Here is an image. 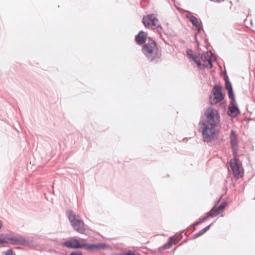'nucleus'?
Listing matches in <instances>:
<instances>
[{
  "mask_svg": "<svg viewBox=\"0 0 255 255\" xmlns=\"http://www.w3.org/2000/svg\"><path fill=\"white\" fill-rule=\"evenodd\" d=\"M205 119L200 121V131L202 133L203 140L210 143L218 138L220 130L217 128L220 123V116L218 111L209 107L204 112Z\"/></svg>",
  "mask_w": 255,
  "mask_h": 255,
  "instance_id": "1",
  "label": "nucleus"
},
{
  "mask_svg": "<svg viewBox=\"0 0 255 255\" xmlns=\"http://www.w3.org/2000/svg\"><path fill=\"white\" fill-rule=\"evenodd\" d=\"M148 42L142 48V52L152 63L157 64L161 62V51L157 46V42L152 37L147 36Z\"/></svg>",
  "mask_w": 255,
  "mask_h": 255,
  "instance_id": "2",
  "label": "nucleus"
},
{
  "mask_svg": "<svg viewBox=\"0 0 255 255\" xmlns=\"http://www.w3.org/2000/svg\"><path fill=\"white\" fill-rule=\"evenodd\" d=\"M225 93L223 92V87L221 85H215L212 88L209 96V101L212 105L219 103V106L225 111L226 101L224 100Z\"/></svg>",
  "mask_w": 255,
  "mask_h": 255,
  "instance_id": "3",
  "label": "nucleus"
},
{
  "mask_svg": "<svg viewBox=\"0 0 255 255\" xmlns=\"http://www.w3.org/2000/svg\"><path fill=\"white\" fill-rule=\"evenodd\" d=\"M66 215L70 224L74 230L80 234H84L85 229L84 223L80 216L76 214L72 210H68Z\"/></svg>",
  "mask_w": 255,
  "mask_h": 255,
  "instance_id": "4",
  "label": "nucleus"
},
{
  "mask_svg": "<svg viewBox=\"0 0 255 255\" xmlns=\"http://www.w3.org/2000/svg\"><path fill=\"white\" fill-rule=\"evenodd\" d=\"M61 245L63 247L69 249H83L86 251L87 243L86 242L85 239L83 238H79L78 239L71 238L70 240L62 242Z\"/></svg>",
  "mask_w": 255,
  "mask_h": 255,
  "instance_id": "5",
  "label": "nucleus"
},
{
  "mask_svg": "<svg viewBox=\"0 0 255 255\" xmlns=\"http://www.w3.org/2000/svg\"><path fill=\"white\" fill-rule=\"evenodd\" d=\"M19 237H16L11 236L9 234L1 233L0 234V246L5 244H10L11 245H18Z\"/></svg>",
  "mask_w": 255,
  "mask_h": 255,
  "instance_id": "6",
  "label": "nucleus"
},
{
  "mask_svg": "<svg viewBox=\"0 0 255 255\" xmlns=\"http://www.w3.org/2000/svg\"><path fill=\"white\" fill-rule=\"evenodd\" d=\"M229 165L235 177L237 178L242 177L244 173L242 171L243 170L242 163L238 162L237 159H232L229 161Z\"/></svg>",
  "mask_w": 255,
  "mask_h": 255,
  "instance_id": "7",
  "label": "nucleus"
},
{
  "mask_svg": "<svg viewBox=\"0 0 255 255\" xmlns=\"http://www.w3.org/2000/svg\"><path fill=\"white\" fill-rule=\"evenodd\" d=\"M110 248V245L105 243H87L86 251L93 252L94 251L105 250Z\"/></svg>",
  "mask_w": 255,
  "mask_h": 255,
  "instance_id": "8",
  "label": "nucleus"
},
{
  "mask_svg": "<svg viewBox=\"0 0 255 255\" xmlns=\"http://www.w3.org/2000/svg\"><path fill=\"white\" fill-rule=\"evenodd\" d=\"M240 114V110L237 102L235 103H230L227 111L228 116L232 118H236Z\"/></svg>",
  "mask_w": 255,
  "mask_h": 255,
  "instance_id": "9",
  "label": "nucleus"
},
{
  "mask_svg": "<svg viewBox=\"0 0 255 255\" xmlns=\"http://www.w3.org/2000/svg\"><path fill=\"white\" fill-rule=\"evenodd\" d=\"M187 14H186V17L188 18L189 21L192 23V25L195 26L198 33H201L202 27L198 21L197 18L193 15L192 12L187 10Z\"/></svg>",
  "mask_w": 255,
  "mask_h": 255,
  "instance_id": "10",
  "label": "nucleus"
},
{
  "mask_svg": "<svg viewBox=\"0 0 255 255\" xmlns=\"http://www.w3.org/2000/svg\"><path fill=\"white\" fill-rule=\"evenodd\" d=\"M147 38V33L141 30L135 36L134 40L138 45L145 44Z\"/></svg>",
  "mask_w": 255,
  "mask_h": 255,
  "instance_id": "11",
  "label": "nucleus"
},
{
  "mask_svg": "<svg viewBox=\"0 0 255 255\" xmlns=\"http://www.w3.org/2000/svg\"><path fill=\"white\" fill-rule=\"evenodd\" d=\"M209 217L208 215L206 214V215L202 218H199L196 222H194L192 225L187 227L186 229L183 231V232H185V234L190 230L192 229L191 233L196 230V226L201 224L206 220H207Z\"/></svg>",
  "mask_w": 255,
  "mask_h": 255,
  "instance_id": "12",
  "label": "nucleus"
},
{
  "mask_svg": "<svg viewBox=\"0 0 255 255\" xmlns=\"http://www.w3.org/2000/svg\"><path fill=\"white\" fill-rule=\"evenodd\" d=\"M212 59L209 58L208 61V64L202 63L200 60L195 61V63L197 64L198 68L201 70H205V69H211L213 67L212 63Z\"/></svg>",
  "mask_w": 255,
  "mask_h": 255,
  "instance_id": "13",
  "label": "nucleus"
},
{
  "mask_svg": "<svg viewBox=\"0 0 255 255\" xmlns=\"http://www.w3.org/2000/svg\"><path fill=\"white\" fill-rule=\"evenodd\" d=\"M185 233V232H183L182 231L181 233L178 235H174L169 238L167 242H169V243H170L169 245V247L170 248L172 247L173 244H177L182 239L183 236L182 235V233Z\"/></svg>",
  "mask_w": 255,
  "mask_h": 255,
  "instance_id": "14",
  "label": "nucleus"
},
{
  "mask_svg": "<svg viewBox=\"0 0 255 255\" xmlns=\"http://www.w3.org/2000/svg\"><path fill=\"white\" fill-rule=\"evenodd\" d=\"M230 139L231 147H239V143L236 131L234 130H231Z\"/></svg>",
  "mask_w": 255,
  "mask_h": 255,
  "instance_id": "15",
  "label": "nucleus"
},
{
  "mask_svg": "<svg viewBox=\"0 0 255 255\" xmlns=\"http://www.w3.org/2000/svg\"><path fill=\"white\" fill-rule=\"evenodd\" d=\"M186 54L187 55L189 59H193V61L195 63V61L199 60L198 59L199 58V56L200 55V53H198L197 54L196 53H193V51L192 49L187 48L186 49Z\"/></svg>",
  "mask_w": 255,
  "mask_h": 255,
  "instance_id": "16",
  "label": "nucleus"
},
{
  "mask_svg": "<svg viewBox=\"0 0 255 255\" xmlns=\"http://www.w3.org/2000/svg\"><path fill=\"white\" fill-rule=\"evenodd\" d=\"M225 72L226 73V75L224 76V80H225V87L227 91L233 90V86L232 83L229 79L228 76L226 73V70H225Z\"/></svg>",
  "mask_w": 255,
  "mask_h": 255,
  "instance_id": "17",
  "label": "nucleus"
},
{
  "mask_svg": "<svg viewBox=\"0 0 255 255\" xmlns=\"http://www.w3.org/2000/svg\"><path fill=\"white\" fill-rule=\"evenodd\" d=\"M227 205L228 202L227 201H224L216 208V211H217L219 215L223 212Z\"/></svg>",
  "mask_w": 255,
  "mask_h": 255,
  "instance_id": "18",
  "label": "nucleus"
},
{
  "mask_svg": "<svg viewBox=\"0 0 255 255\" xmlns=\"http://www.w3.org/2000/svg\"><path fill=\"white\" fill-rule=\"evenodd\" d=\"M228 94L229 98L230 99V103H236L235 94L234 93V90H231L228 91Z\"/></svg>",
  "mask_w": 255,
  "mask_h": 255,
  "instance_id": "19",
  "label": "nucleus"
},
{
  "mask_svg": "<svg viewBox=\"0 0 255 255\" xmlns=\"http://www.w3.org/2000/svg\"><path fill=\"white\" fill-rule=\"evenodd\" d=\"M18 245L23 246L24 247H28V239H25L20 236L19 237Z\"/></svg>",
  "mask_w": 255,
  "mask_h": 255,
  "instance_id": "20",
  "label": "nucleus"
},
{
  "mask_svg": "<svg viewBox=\"0 0 255 255\" xmlns=\"http://www.w3.org/2000/svg\"><path fill=\"white\" fill-rule=\"evenodd\" d=\"M206 214L208 215V216L209 218H210V217L213 218L214 217H216L219 215L217 211H216V209H214V207L212 208Z\"/></svg>",
  "mask_w": 255,
  "mask_h": 255,
  "instance_id": "21",
  "label": "nucleus"
},
{
  "mask_svg": "<svg viewBox=\"0 0 255 255\" xmlns=\"http://www.w3.org/2000/svg\"><path fill=\"white\" fill-rule=\"evenodd\" d=\"M208 53L209 52L207 51L206 53L202 54L200 53V55L199 56V58H200V59H199L200 61L202 60L203 62L208 61L209 60V59H208Z\"/></svg>",
  "mask_w": 255,
  "mask_h": 255,
  "instance_id": "22",
  "label": "nucleus"
},
{
  "mask_svg": "<svg viewBox=\"0 0 255 255\" xmlns=\"http://www.w3.org/2000/svg\"><path fill=\"white\" fill-rule=\"evenodd\" d=\"M37 245L35 241L32 239H28V247L30 248H34Z\"/></svg>",
  "mask_w": 255,
  "mask_h": 255,
  "instance_id": "23",
  "label": "nucleus"
},
{
  "mask_svg": "<svg viewBox=\"0 0 255 255\" xmlns=\"http://www.w3.org/2000/svg\"><path fill=\"white\" fill-rule=\"evenodd\" d=\"M170 244V243H169V242H166L162 246L158 248V252H161L163 250L170 249V247H169Z\"/></svg>",
  "mask_w": 255,
  "mask_h": 255,
  "instance_id": "24",
  "label": "nucleus"
},
{
  "mask_svg": "<svg viewBox=\"0 0 255 255\" xmlns=\"http://www.w3.org/2000/svg\"><path fill=\"white\" fill-rule=\"evenodd\" d=\"M156 29L157 32L160 36H161L162 32H164V33L165 35H166V33H165L164 30L163 29V27L161 26V25L158 24L156 27Z\"/></svg>",
  "mask_w": 255,
  "mask_h": 255,
  "instance_id": "25",
  "label": "nucleus"
},
{
  "mask_svg": "<svg viewBox=\"0 0 255 255\" xmlns=\"http://www.w3.org/2000/svg\"><path fill=\"white\" fill-rule=\"evenodd\" d=\"M204 233V232H203V231L202 230V229L201 230H200L199 232L195 234L191 238V240H195L197 238H198V237L201 236L202 235H203Z\"/></svg>",
  "mask_w": 255,
  "mask_h": 255,
  "instance_id": "26",
  "label": "nucleus"
},
{
  "mask_svg": "<svg viewBox=\"0 0 255 255\" xmlns=\"http://www.w3.org/2000/svg\"><path fill=\"white\" fill-rule=\"evenodd\" d=\"M149 21H157L158 18L154 15L153 13H150L147 15Z\"/></svg>",
  "mask_w": 255,
  "mask_h": 255,
  "instance_id": "27",
  "label": "nucleus"
},
{
  "mask_svg": "<svg viewBox=\"0 0 255 255\" xmlns=\"http://www.w3.org/2000/svg\"><path fill=\"white\" fill-rule=\"evenodd\" d=\"M238 147H231L233 152V155L234 157V159H236L237 157L238 156Z\"/></svg>",
  "mask_w": 255,
  "mask_h": 255,
  "instance_id": "28",
  "label": "nucleus"
},
{
  "mask_svg": "<svg viewBox=\"0 0 255 255\" xmlns=\"http://www.w3.org/2000/svg\"><path fill=\"white\" fill-rule=\"evenodd\" d=\"M142 23L145 27H148L150 26V22L148 20L146 19V16H143L142 18Z\"/></svg>",
  "mask_w": 255,
  "mask_h": 255,
  "instance_id": "29",
  "label": "nucleus"
},
{
  "mask_svg": "<svg viewBox=\"0 0 255 255\" xmlns=\"http://www.w3.org/2000/svg\"><path fill=\"white\" fill-rule=\"evenodd\" d=\"M5 255H15V254L14 253L13 250L12 249H9L6 251H4Z\"/></svg>",
  "mask_w": 255,
  "mask_h": 255,
  "instance_id": "30",
  "label": "nucleus"
},
{
  "mask_svg": "<svg viewBox=\"0 0 255 255\" xmlns=\"http://www.w3.org/2000/svg\"><path fill=\"white\" fill-rule=\"evenodd\" d=\"M69 255H83L80 251H76L71 252Z\"/></svg>",
  "mask_w": 255,
  "mask_h": 255,
  "instance_id": "31",
  "label": "nucleus"
},
{
  "mask_svg": "<svg viewBox=\"0 0 255 255\" xmlns=\"http://www.w3.org/2000/svg\"><path fill=\"white\" fill-rule=\"evenodd\" d=\"M209 53H210L211 55V57L210 58H211L212 59V61H215L217 60V56L216 55L212 52V51L211 50H209L208 51Z\"/></svg>",
  "mask_w": 255,
  "mask_h": 255,
  "instance_id": "32",
  "label": "nucleus"
},
{
  "mask_svg": "<svg viewBox=\"0 0 255 255\" xmlns=\"http://www.w3.org/2000/svg\"><path fill=\"white\" fill-rule=\"evenodd\" d=\"M213 223H214V222L211 223L210 224H209V225H208L207 226H206V227H205L204 229H202V230L203 231L204 233H206L208 230H209V229H210L211 227L212 226Z\"/></svg>",
  "mask_w": 255,
  "mask_h": 255,
  "instance_id": "33",
  "label": "nucleus"
},
{
  "mask_svg": "<svg viewBox=\"0 0 255 255\" xmlns=\"http://www.w3.org/2000/svg\"><path fill=\"white\" fill-rule=\"evenodd\" d=\"M126 253L128 254V255H137L136 254H135L134 253V252L133 251H132L131 250H128Z\"/></svg>",
  "mask_w": 255,
  "mask_h": 255,
  "instance_id": "34",
  "label": "nucleus"
},
{
  "mask_svg": "<svg viewBox=\"0 0 255 255\" xmlns=\"http://www.w3.org/2000/svg\"><path fill=\"white\" fill-rule=\"evenodd\" d=\"M188 239H185L178 246H181L184 243H186L188 241Z\"/></svg>",
  "mask_w": 255,
  "mask_h": 255,
  "instance_id": "35",
  "label": "nucleus"
},
{
  "mask_svg": "<svg viewBox=\"0 0 255 255\" xmlns=\"http://www.w3.org/2000/svg\"><path fill=\"white\" fill-rule=\"evenodd\" d=\"M160 37L162 39V40L163 41V42H164V43L165 44H167V45H169V43L167 42V41L162 36V35L161 34V36H160Z\"/></svg>",
  "mask_w": 255,
  "mask_h": 255,
  "instance_id": "36",
  "label": "nucleus"
},
{
  "mask_svg": "<svg viewBox=\"0 0 255 255\" xmlns=\"http://www.w3.org/2000/svg\"><path fill=\"white\" fill-rule=\"evenodd\" d=\"M196 43L197 44V47H198V48L200 49V48H199V41H198V40H196Z\"/></svg>",
  "mask_w": 255,
  "mask_h": 255,
  "instance_id": "37",
  "label": "nucleus"
},
{
  "mask_svg": "<svg viewBox=\"0 0 255 255\" xmlns=\"http://www.w3.org/2000/svg\"><path fill=\"white\" fill-rule=\"evenodd\" d=\"M118 255H128L126 252H121Z\"/></svg>",
  "mask_w": 255,
  "mask_h": 255,
  "instance_id": "38",
  "label": "nucleus"
},
{
  "mask_svg": "<svg viewBox=\"0 0 255 255\" xmlns=\"http://www.w3.org/2000/svg\"><path fill=\"white\" fill-rule=\"evenodd\" d=\"M156 21H150L151 22V25H153V26H155L156 25V22H155Z\"/></svg>",
  "mask_w": 255,
  "mask_h": 255,
  "instance_id": "39",
  "label": "nucleus"
},
{
  "mask_svg": "<svg viewBox=\"0 0 255 255\" xmlns=\"http://www.w3.org/2000/svg\"><path fill=\"white\" fill-rule=\"evenodd\" d=\"M194 39H195V41H196V40H198V39H197V34H195L194 35Z\"/></svg>",
  "mask_w": 255,
  "mask_h": 255,
  "instance_id": "40",
  "label": "nucleus"
},
{
  "mask_svg": "<svg viewBox=\"0 0 255 255\" xmlns=\"http://www.w3.org/2000/svg\"><path fill=\"white\" fill-rule=\"evenodd\" d=\"M2 227V223L1 220H0V229H1Z\"/></svg>",
  "mask_w": 255,
  "mask_h": 255,
  "instance_id": "41",
  "label": "nucleus"
},
{
  "mask_svg": "<svg viewBox=\"0 0 255 255\" xmlns=\"http://www.w3.org/2000/svg\"><path fill=\"white\" fill-rule=\"evenodd\" d=\"M208 39L207 38H205V39L204 40L205 43H207V44L208 43Z\"/></svg>",
  "mask_w": 255,
  "mask_h": 255,
  "instance_id": "42",
  "label": "nucleus"
},
{
  "mask_svg": "<svg viewBox=\"0 0 255 255\" xmlns=\"http://www.w3.org/2000/svg\"><path fill=\"white\" fill-rule=\"evenodd\" d=\"M150 251L151 252H152V253H156V250H150Z\"/></svg>",
  "mask_w": 255,
  "mask_h": 255,
  "instance_id": "43",
  "label": "nucleus"
},
{
  "mask_svg": "<svg viewBox=\"0 0 255 255\" xmlns=\"http://www.w3.org/2000/svg\"><path fill=\"white\" fill-rule=\"evenodd\" d=\"M210 46H211V45H209V44H207V45H206V48H207V49H208V48H209V47H210Z\"/></svg>",
  "mask_w": 255,
  "mask_h": 255,
  "instance_id": "44",
  "label": "nucleus"
},
{
  "mask_svg": "<svg viewBox=\"0 0 255 255\" xmlns=\"http://www.w3.org/2000/svg\"><path fill=\"white\" fill-rule=\"evenodd\" d=\"M176 250V248H174L173 249V251H175Z\"/></svg>",
  "mask_w": 255,
  "mask_h": 255,
  "instance_id": "45",
  "label": "nucleus"
}]
</instances>
